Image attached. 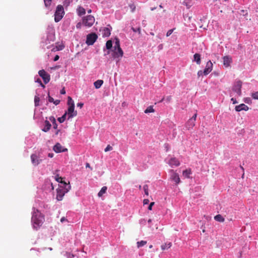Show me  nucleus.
<instances>
[{
	"mask_svg": "<svg viewBox=\"0 0 258 258\" xmlns=\"http://www.w3.org/2000/svg\"><path fill=\"white\" fill-rule=\"evenodd\" d=\"M44 221V216L38 210L34 209L32 216V222L34 227L37 229L42 226Z\"/></svg>",
	"mask_w": 258,
	"mask_h": 258,
	"instance_id": "obj_1",
	"label": "nucleus"
},
{
	"mask_svg": "<svg viewBox=\"0 0 258 258\" xmlns=\"http://www.w3.org/2000/svg\"><path fill=\"white\" fill-rule=\"evenodd\" d=\"M71 187L70 182H69V183L64 182V186L60 185L56 190V199L58 201H61L65 194L70 190Z\"/></svg>",
	"mask_w": 258,
	"mask_h": 258,
	"instance_id": "obj_2",
	"label": "nucleus"
},
{
	"mask_svg": "<svg viewBox=\"0 0 258 258\" xmlns=\"http://www.w3.org/2000/svg\"><path fill=\"white\" fill-rule=\"evenodd\" d=\"M242 82L240 80L235 81L232 87V92L230 93V96H233L234 93H236L238 96L241 95Z\"/></svg>",
	"mask_w": 258,
	"mask_h": 258,
	"instance_id": "obj_3",
	"label": "nucleus"
},
{
	"mask_svg": "<svg viewBox=\"0 0 258 258\" xmlns=\"http://www.w3.org/2000/svg\"><path fill=\"white\" fill-rule=\"evenodd\" d=\"M64 14L63 8L61 5H58L54 14V21L58 22L62 18Z\"/></svg>",
	"mask_w": 258,
	"mask_h": 258,
	"instance_id": "obj_4",
	"label": "nucleus"
},
{
	"mask_svg": "<svg viewBox=\"0 0 258 258\" xmlns=\"http://www.w3.org/2000/svg\"><path fill=\"white\" fill-rule=\"evenodd\" d=\"M123 55V51L122 49L113 48L111 55L114 59H116L118 62L120 60Z\"/></svg>",
	"mask_w": 258,
	"mask_h": 258,
	"instance_id": "obj_5",
	"label": "nucleus"
},
{
	"mask_svg": "<svg viewBox=\"0 0 258 258\" xmlns=\"http://www.w3.org/2000/svg\"><path fill=\"white\" fill-rule=\"evenodd\" d=\"M95 22V18L91 15H89L85 17L83 19V24L88 27H91Z\"/></svg>",
	"mask_w": 258,
	"mask_h": 258,
	"instance_id": "obj_6",
	"label": "nucleus"
},
{
	"mask_svg": "<svg viewBox=\"0 0 258 258\" xmlns=\"http://www.w3.org/2000/svg\"><path fill=\"white\" fill-rule=\"evenodd\" d=\"M98 38L97 35L95 33H91L87 36L86 43L88 45H93Z\"/></svg>",
	"mask_w": 258,
	"mask_h": 258,
	"instance_id": "obj_7",
	"label": "nucleus"
},
{
	"mask_svg": "<svg viewBox=\"0 0 258 258\" xmlns=\"http://www.w3.org/2000/svg\"><path fill=\"white\" fill-rule=\"evenodd\" d=\"M165 162L171 167H176L179 165V161L175 157L166 158Z\"/></svg>",
	"mask_w": 258,
	"mask_h": 258,
	"instance_id": "obj_8",
	"label": "nucleus"
},
{
	"mask_svg": "<svg viewBox=\"0 0 258 258\" xmlns=\"http://www.w3.org/2000/svg\"><path fill=\"white\" fill-rule=\"evenodd\" d=\"M64 113H67L68 116V119H69L77 115V111H75V105H72L71 106H69L67 111Z\"/></svg>",
	"mask_w": 258,
	"mask_h": 258,
	"instance_id": "obj_9",
	"label": "nucleus"
},
{
	"mask_svg": "<svg viewBox=\"0 0 258 258\" xmlns=\"http://www.w3.org/2000/svg\"><path fill=\"white\" fill-rule=\"evenodd\" d=\"M39 75L42 78L45 84L48 83L50 79V75L44 70H40L38 72Z\"/></svg>",
	"mask_w": 258,
	"mask_h": 258,
	"instance_id": "obj_10",
	"label": "nucleus"
},
{
	"mask_svg": "<svg viewBox=\"0 0 258 258\" xmlns=\"http://www.w3.org/2000/svg\"><path fill=\"white\" fill-rule=\"evenodd\" d=\"M170 178L175 182V183H179L180 181V178L178 174L175 172L173 170H170Z\"/></svg>",
	"mask_w": 258,
	"mask_h": 258,
	"instance_id": "obj_11",
	"label": "nucleus"
},
{
	"mask_svg": "<svg viewBox=\"0 0 258 258\" xmlns=\"http://www.w3.org/2000/svg\"><path fill=\"white\" fill-rule=\"evenodd\" d=\"M53 150L56 153L64 152L68 150L67 148H63L60 143H56L53 147Z\"/></svg>",
	"mask_w": 258,
	"mask_h": 258,
	"instance_id": "obj_12",
	"label": "nucleus"
},
{
	"mask_svg": "<svg viewBox=\"0 0 258 258\" xmlns=\"http://www.w3.org/2000/svg\"><path fill=\"white\" fill-rule=\"evenodd\" d=\"M213 69V63L212 62L209 60L207 62L206 66V68L203 71L204 75H208L212 70Z\"/></svg>",
	"mask_w": 258,
	"mask_h": 258,
	"instance_id": "obj_13",
	"label": "nucleus"
},
{
	"mask_svg": "<svg viewBox=\"0 0 258 258\" xmlns=\"http://www.w3.org/2000/svg\"><path fill=\"white\" fill-rule=\"evenodd\" d=\"M31 160L34 166L38 165L41 162V160L39 159L37 156L35 154L31 155Z\"/></svg>",
	"mask_w": 258,
	"mask_h": 258,
	"instance_id": "obj_14",
	"label": "nucleus"
},
{
	"mask_svg": "<svg viewBox=\"0 0 258 258\" xmlns=\"http://www.w3.org/2000/svg\"><path fill=\"white\" fill-rule=\"evenodd\" d=\"M248 109V107L243 103L235 106V110L238 112L242 110L247 111Z\"/></svg>",
	"mask_w": 258,
	"mask_h": 258,
	"instance_id": "obj_15",
	"label": "nucleus"
},
{
	"mask_svg": "<svg viewBox=\"0 0 258 258\" xmlns=\"http://www.w3.org/2000/svg\"><path fill=\"white\" fill-rule=\"evenodd\" d=\"M223 64L226 67H228L230 66L231 61L232 59L231 57L229 56H225L223 57Z\"/></svg>",
	"mask_w": 258,
	"mask_h": 258,
	"instance_id": "obj_16",
	"label": "nucleus"
},
{
	"mask_svg": "<svg viewBox=\"0 0 258 258\" xmlns=\"http://www.w3.org/2000/svg\"><path fill=\"white\" fill-rule=\"evenodd\" d=\"M51 126V124L49 122V121L47 120H45L44 121V126L42 129V131L44 132H48Z\"/></svg>",
	"mask_w": 258,
	"mask_h": 258,
	"instance_id": "obj_17",
	"label": "nucleus"
},
{
	"mask_svg": "<svg viewBox=\"0 0 258 258\" xmlns=\"http://www.w3.org/2000/svg\"><path fill=\"white\" fill-rule=\"evenodd\" d=\"M77 13L79 16H81L85 14L86 10L82 7H79L77 9Z\"/></svg>",
	"mask_w": 258,
	"mask_h": 258,
	"instance_id": "obj_18",
	"label": "nucleus"
},
{
	"mask_svg": "<svg viewBox=\"0 0 258 258\" xmlns=\"http://www.w3.org/2000/svg\"><path fill=\"white\" fill-rule=\"evenodd\" d=\"M194 61H196L198 64H200L201 62V55L199 53H196L194 55Z\"/></svg>",
	"mask_w": 258,
	"mask_h": 258,
	"instance_id": "obj_19",
	"label": "nucleus"
},
{
	"mask_svg": "<svg viewBox=\"0 0 258 258\" xmlns=\"http://www.w3.org/2000/svg\"><path fill=\"white\" fill-rule=\"evenodd\" d=\"M49 120L52 122L53 128L56 130L57 128V124L56 123L55 117L53 116H50Z\"/></svg>",
	"mask_w": 258,
	"mask_h": 258,
	"instance_id": "obj_20",
	"label": "nucleus"
},
{
	"mask_svg": "<svg viewBox=\"0 0 258 258\" xmlns=\"http://www.w3.org/2000/svg\"><path fill=\"white\" fill-rule=\"evenodd\" d=\"M103 83V81L102 80H98L94 83V85L96 89H99L101 87Z\"/></svg>",
	"mask_w": 258,
	"mask_h": 258,
	"instance_id": "obj_21",
	"label": "nucleus"
},
{
	"mask_svg": "<svg viewBox=\"0 0 258 258\" xmlns=\"http://www.w3.org/2000/svg\"><path fill=\"white\" fill-rule=\"evenodd\" d=\"M110 35V30L108 28H104L102 35L103 37H108Z\"/></svg>",
	"mask_w": 258,
	"mask_h": 258,
	"instance_id": "obj_22",
	"label": "nucleus"
},
{
	"mask_svg": "<svg viewBox=\"0 0 258 258\" xmlns=\"http://www.w3.org/2000/svg\"><path fill=\"white\" fill-rule=\"evenodd\" d=\"M195 122L194 119H189L188 121L187 122V126L189 128H192L195 125Z\"/></svg>",
	"mask_w": 258,
	"mask_h": 258,
	"instance_id": "obj_23",
	"label": "nucleus"
},
{
	"mask_svg": "<svg viewBox=\"0 0 258 258\" xmlns=\"http://www.w3.org/2000/svg\"><path fill=\"white\" fill-rule=\"evenodd\" d=\"M107 189V188L106 186L102 187V188L101 189V190L98 192V196L99 197H102V195L106 192Z\"/></svg>",
	"mask_w": 258,
	"mask_h": 258,
	"instance_id": "obj_24",
	"label": "nucleus"
},
{
	"mask_svg": "<svg viewBox=\"0 0 258 258\" xmlns=\"http://www.w3.org/2000/svg\"><path fill=\"white\" fill-rule=\"evenodd\" d=\"M113 48L121 49L120 46V42L119 39H115V42L114 43Z\"/></svg>",
	"mask_w": 258,
	"mask_h": 258,
	"instance_id": "obj_25",
	"label": "nucleus"
},
{
	"mask_svg": "<svg viewBox=\"0 0 258 258\" xmlns=\"http://www.w3.org/2000/svg\"><path fill=\"white\" fill-rule=\"evenodd\" d=\"M183 175L186 178H189V175L191 174V171L190 169H186L183 171Z\"/></svg>",
	"mask_w": 258,
	"mask_h": 258,
	"instance_id": "obj_26",
	"label": "nucleus"
},
{
	"mask_svg": "<svg viewBox=\"0 0 258 258\" xmlns=\"http://www.w3.org/2000/svg\"><path fill=\"white\" fill-rule=\"evenodd\" d=\"M214 219L215 220L218 222H224V219L221 215H217L215 216Z\"/></svg>",
	"mask_w": 258,
	"mask_h": 258,
	"instance_id": "obj_27",
	"label": "nucleus"
},
{
	"mask_svg": "<svg viewBox=\"0 0 258 258\" xmlns=\"http://www.w3.org/2000/svg\"><path fill=\"white\" fill-rule=\"evenodd\" d=\"M67 113H64V114L60 117H58L57 118V120L60 122V123H62L64 121V120H66V118H67Z\"/></svg>",
	"mask_w": 258,
	"mask_h": 258,
	"instance_id": "obj_28",
	"label": "nucleus"
},
{
	"mask_svg": "<svg viewBox=\"0 0 258 258\" xmlns=\"http://www.w3.org/2000/svg\"><path fill=\"white\" fill-rule=\"evenodd\" d=\"M106 47L107 49H110L112 47V42L111 40H108L106 43Z\"/></svg>",
	"mask_w": 258,
	"mask_h": 258,
	"instance_id": "obj_29",
	"label": "nucleus"
},
{
	"mask_svg": "<svg viewBox=\"0 0 258 258\" xmlns=\"http://www.w3.org/2000/svg\"><path fill=\"white\" fill-rule=\"evenodd\" d=\"M155 111L154 109L153 108L152 106H150L147 107V108L145 110V113H149L151 112H154Z\"/></svg>",
	"mask_w": 258,
	"mask_h": 258,
	"instance_id": "obj_30",
	"label": "nucleus"
},
{
	"mask_svg": "<svg viewBox=\"0 0 258 258\" xmlns=\"http://www.w3.org/2000/svg\"><path fill=\"white\" fill-rule=\"evenodd\" d=\"M137 246L138 248L142 247L147 244V241L144 240H141V241H138L137 243Z\"/></svg>",
	"mask_w": 258,
	"mask_h": 258,
	"instance_id": "obj_31",
	"label": "nucleus"
},
{
	"mask_svg": "<svg viewBox=\"0 0 258 258\" xmlns=\"http://www.w3.org/2000/svg\"><path fill=\"white\" fill-rule=\"evenodd\" d=\"M40 101V98L38 96H35L34 98V103L35 106H39V102Z\"/></svg>",
	"mask_w": 258,
	"mask_h": 258,
	"instance_id": "obj_32",
	"label": "nucleus"
},
{
	"mask_svg": "<svg viewBox=\"0 0 258 258\" xmlns=\"http://www.w3.org/2000/svg\"><path fill=\"white\" fill-rule=\"evenodd\" d=\"M171 246V243L170 242H168L167 243H166L165 245H162V250L163 249H167L170 247Z\"/></svg>",
	"mask_w": 258,
	"mask_h": 258,
	"instance_id": "obj_33",
	"label": "nucleus"
},
{
	"mask_svg": "<svg viewBox=\"0 0 258 258\" xmlns=\"http://www.w3.org/2000/svg\"><path fill=\"white\" fill-rule=\"evenodd\" d=\"M68 104L69 106H71L72 105H75L74 103V101L72 99V98L70 96L68 98Z\"/></svg>",
	"mask_w": 258,
	"mask_h": 258,
	"instance_id": "obj_34",
	"label": "nucleus"
},
{
	"mask_svg": "<svg viewBox=\"0 0 258 258\" xmlns=\"http://www.w3.org/2000/svg\"><path fill=\"white\" fill-rule=\"evenodd\" d=\"M143 189H144L145 195H146L147 196H148L149 195V192H148L149 189H148V185H147V184L144 185L143 186Z\"/></svg>",
	"mask_w": 258,
	"mask_h": 258,
	"instance_id": "obj_35",
	"label": "nucleus"
},
{
	"mask_svg": "<svg viewBox=\"0 0 258 258\" xmlns=\"http://www.w3.org/2000/svg\"><path fill=\"white\" fill-rule=\"evenodd\" d=\"M52 0H44L45 7H49L51 4Z\"/></svg>",
	"mask_w": 258,
	"mask_h": 258,
	"instance_id": "obj_36",
	"label": "nucleus"
},
{
	"mask_svg": "<svg viewBox=\"0 0 258 258\" xmlns=\"http://www.w3.org/2000/svg\"><path fill=\"white\" fill-rule=\"evenodd\" d=\"M55 180L58 182H60L61 183V184H62V186H64V182H66L64 181H63L62 180V177H58V178H55Z\"/></svg>",
	"mask_w": 258,
	"mask_h": 258,
	"instance_id": "obj_37",
	"label": "nucleus"
},
{
	"mask_svg": "<svg viewBox=\"0 0 258 258\" xmlns=\"http://www.w3.org/2000/svg\"><path fill=\"white\" fill-rule=\"evenodd\" d=\"M112 150V147L110 145H108L104 149V151L105 152H108L109 151H111Z\"/></svg>",
	"mask_w": 258,
	"mask_h": 258,
	"instance_id": "obj_38",
	"label": "nucleus"
},
{
	"mask_svg": "<svg viewBox=\"0 0 258 258\" xmlns=\"http://www.w3.org/2000/svg\"><path fill=\"white\" fill-rule=\"evenodd\" d=\"M252 96L254 99H258V91L253 93Z\"/></svg>",
	"mask_w": 258,
	"mask_h": 258,
	"instance_id": "obj_39",
	"label": "nucleus"
},
{
	"mask_svg": "<svg viewBox=\"0 0 258 258\" xmlns=\"http://www.w3.org/2000/svg\"><path fill=\"white\" fill-rule=\"evenodd\" d=\"M173 29H170V30H168L166 33V36H167V37L169 36L173 33Z\"/></svg>",
	"mask_w": 258,
	"mask_h": 258,
	"instance_id": "obj_40",
	"label": "nucleus"
},
{
	"mask_svg": "<svg viewBox=\"0 0 258 258\" xmlns=\"http://www.w3.org/2000/svg\"><path fill=\"white\" fill-rule=\"evenodd\" d=\"M132 29L134 32H138L139 34L141 33V28H138L137 29H136L134 28H132Z\"/></svg>",
	"mask_w": 258,
	"mask_h": 258,
	"instance_id": "obj_41",
	"label": "nucleus"
},
{
	"mask_svg": "<svg viewBox=\"0 0 258 258\" xmlns=\"http://www.w3.org/2000/svg\"><path fill=\"white\" fill-rule=\"evenodd\" d=\"M164 148L166 150V151H168V149L170 148V146L169 145V144L165 143L164 144Z\"/></svg>",
	"mask_w": 258,
	"mask_h": 258,
	"instance_id": "obj_42",
	"label": "nucleus"
},
{
	"mask_svg": "<svg viewBox=\"0 0 258 258\" xmlns=\"http://www.w3.org/2000/svg\"><path fill=\"white\" fill-rule=\"evenodd\" d=\"M204 75V73H203V71H202V70H200V71H199L198 72V76L199 77L203 76Z\"/></svg>",
	"mask_w": 258,
	"mask_h": 258,
	"instance_id": "obj_43",
	"label": "nucleus"
},
{
	"mask_svg": "<svg viewBox=\"0 0 258 258\" xmlns=\"http://www.w3.org/2000/svg\"><path fill=\"white\" fill-rule=\"evenodd\" d=\"M154 205V202H151L149 207H148V210H152V206Z\"/></svg>",
	"mask_w": 258,
	"mask_h": 258,
	"instance_id": "obj_44",
	"label": "nucleus"
},
{
	"mask_svg": "<svg viewBox=\"0 0 258 258\" xmlns=\"http://www.w3.org/2000/svg\"><path fill=\"white\" fill-rule=\"evenodd\" d=\"M36 82H37L38 83H40L41 86L43 87V88H44L45 87V86L41 82V81L40 80V79H38L36 81Z\"/></svg>",
	"mask_w": 258,
	"mask_h": 258,
	"instance_id": "obj_45",
	"label": "nucleus"
},
{
	"mask_svg": "<svg viewBox=\"0 0 258 258\" xmlns=\"http://www.w3.org/2000/svg\"><path fill=\"white\" fill-rule=\"evenodd\" d=\"M48 100H49V101L50 102H53V103L54 100V99L52 97H51V96H48Z\"/></svg>",
	"mask_w": 258,
	"mask_h": 258,
	"instance_id": "obj_46",
	"label": "nucleus"
},
{
	"mask_svg": "<svg viewBox=\"0 0 258 258\" xmlns=\"http://www.w3.org/2000/svg\"><path fill=\"white\" fill-rule=\"evenodd\" d=\"M149 202V200L148 199H145L143 201V204L144 205H147V204H148Z\"/></svg>",
	"mask_w": 258,
	"mask_h": 258,
	"instance_id": "obj_47",
	"label": "nucleus"
},
{
	"mask_svg": "<svg viewBox=\"0 0 258 258\" xmlns=\"http://www.w3.org/2000/svg\"><path fill=\"white\" fill-rule=\"evenodd\" d=\"M59 58V56L58 55H56L55 56V57H54V58H53V60H54V61H57V60H58Z\"/></svg>",
	"mask_w": 258,
	"mask_h": 258,
	"instance_id": "obj_48",
	"label": "nucleus"
},
{
	"mask_svg": "<svg viewBox=\"0 0 258 258\" xmlns=\"http://www.w3.org/2000/svg\"><path fill=\"white\" fill-rule=\"evenodd\" d=\"M81 23L79 22L78 23H77V24L76 25V27L77 29H80L81 28Z\"/></svg>",
	"mask_w": 258,
	"mask_h": 258,
	"instance_id": "obj_49",
	"label": "nucleus"
},
{
	"mask_svg": "<svg viewBox=\"0 0 258 258\" xmlns=\"http://www.w3.org/2000/svg\"><path fill=\"white\" fill-rule=\"evenodd\" d=\"M84 104L83 103L80 102L77 104V106L80 108H82Z\"/></svg>",
	"mask_w": 258,
	"mask_h": 258,
	"instance_id": "obj_50",
	"label": "nucleus"
},
{
	"mask_svg": "<svg viewBox=\"0 0 258 258\" xmlns=\"http://www.w3.org/2000/svg\"><path fill=\"white\" fill-rule=\"evenodd\" d=\"M60 94H66V91H65V89L64 88H62L61 90H60Z\"/></svg>",
	"mask_w": 258,
	"mask_h": 258,
	"instance_id": "obj_51",
	"label": "nucleus"
},
{
	"mask_svg": "<svg viewBox=\"0 0 258 258\" xmlns=\"http://www.w3.org/2000/svg\"><path fill=\"white\" fill-rule=\"evenodd\" d=\"M59 102H60V101L59 100H54L53 103L55 105H57L59 103Z\"/></svg>",
	"mask_w": 258,
	"mask_h": 258,
	"instance_id": "obj_52",
	"label": "nucleus"
},
{
	"mask_svg": "<svg viewBox=\"0 0 258 258\" xmlns=\"http://www.w3.org/2000/svg\"><path fill=\"white\" fill-rule=\"evenodd\" d=\"M86 168H90V169H91V170H92V168L90 166V165L89 163H87L86 164Z\"/></svg>",
	"mask_w": 258,
	"mask_h": 258,
	"instance_id": "obj_53",
	"label": "nucleus"
},
{
	"mask_svg": "<svg viewBox=\"0 0 258 258\" xmlns=\"http://www.w3.org/2000/svg\"><path fill=\"white\" fill-rule=\"evenodd\" d=\"M231 100L233 102V104H236L237 103V102L236 101V100L234 98H232L231 99Z\"/></svg>",
	"mask_w": 258,
	"mask_h": 258,
	"instance_id": "obj_54",
	"label": "nucleus"
},
{
	"mask_svg": "<svg viewBox=\"0 0 258 258\" xmlns=\"http://www.w3.org/2000/svg\"><path fill=\"white\" fill-rule=\"evenodd\" d=\"M197 115V113H195L190 119H194V121H195L196 119Z\"/></svg>",
	"mask_w": 258,
	"mask_h": 258,
	"instance_id": "obj_55",
	"label": "nucleus"
},
{
	"mask_svg": "<svg viewBox=\"0 0 258 258\" xmlns=\"http://www.w3.org/2000/svg\"><path fill=\"white\" fill-rule=\"evenodd\" d=\"M59 132H60V130L56 129V132L55 133V136H57Z\"/></svg>",
	"mask_w": 258,
	"mask_h": 258,
	"instance_id": "obj_56",
	"label": "nucleus"
},
{
	"mask_svg": "<svg viewBox=\"0 0 258 258\" xmlns=\"http://www.w3.org/2000/svg\"><path fill=\"white\" fill-rule=\"evenodd\" d=\"M66 218H65L64 217H62V218H61V219H60V221H61V222H63V221H66Z\"/></svg>",
	"mask_w": 258,
	"mask_h": 258,
	"instance_id": "obj_57",
	"label": "nucleus"
},
{
	"mask_svg": "<svg viewBox=\"0 0 258 258\" xmlns=\"http://www.w3.org/2000/svg\"><path fill=\"white\" fill-rule=\"evenodd\" d=\"M48 156L49 157L52 158L53 156V153H49Z\"/></svg>",
	"mask_w": 258,
	"mask_h": 258,
	"instance_id": "obj_58",
	"label": "nucleus"
},
{
	"mask_svg": "<svg viewBox=\"0 0 258 258\" xmlns=\"http://www.w3.org/2000/svg\"><path fill=\"white\" fill-rule=\"evenodd\" d=\"M241 12L243 13V15H245L244 13L245 12V11L244 10H242L241 11Z\"/></svg>",
	"mask_w": 258,
	"mask_h": 258,
	"instance_id": "obj_59",
	"label": "nucleus"
},
{
	"mask_svg": "<svg viewBox=\"0 0 258 258\" xmlns=\"http://www.w3.org/2000/svg\"><path fill=\"white\" fill-rule=\"evenodd\" d=\"M88 13H91V9L89 10L88 11Z\"/></svg>",
	"mask_w": 258,
	"mask_h": 258,
	"instance_id": "obj_60",
	"label": "nucleus"
},
{
	"mask_svg": "<svg viewBox=\"0 0 258 258\" xmlns=\"http://www.w3.org/2000/svg\"><path fill=\"white\" fill-rule=\"evenodd\" d=\"M62 49V48H58L57 49V50H61Z\"/></svg>",
	"mask_w": 258,
	"mask_h": 258,
	"instance_id": "obj_61",
	"label": "nucleus"
},
{
	"mask_svg": "<svg viewBox=\"0 0 258 258\" xmlns=\"http://www.w3.org/2000/svg\"><path fill=\"white\" fill-rule=\"evenodd\" d=\"M58 177H59L58 176V175H56L55 176V178H58Z\"/></svg>",
	"mask_w": 258,
	"mask_h": 258,
	"instance_id": "obj_62",
	"label": "nucleus"
},
{
	"mask_svg": "<svg viewBox=\"0 0 258 258\" xmlns=\"http://www.w3.org/2000/svg\"><path fill=\"white\" fill-rule=\"evenodd\" d=\"M141 187H141V185H139V188L140 189H141Z\"/></svg>",
	"mask_w": 258,
	"mask_h": 258,
	"instance_id": "obj_63",
	"label": "nucleus"
},
{
	"mask_svg": "<svg viewBox=\"0 0 258 258\" xmlns=\"http://www.w3.org/2000/svg\"><path fill=\"white\" fill-rule=\"evenodd\" d=\"M151 219H149V220H148V222H151Z\"/></svg>",
	"mask_w": 258,
	"mask_h": 258,
	"instance_id": "obj_64",
	"label": "nucleus"
}]
</instances>
